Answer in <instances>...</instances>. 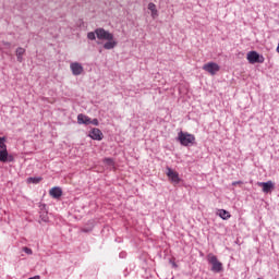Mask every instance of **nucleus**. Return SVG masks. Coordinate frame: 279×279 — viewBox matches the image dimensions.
I'll use <instances>...</instances> for the list:
<instances>
[{"mask_svg":"<svg viewBox=\"0 0 279 279\" xmlns=\"http://www.w3.org/2000/svg\"><path fill=\"white\" fill-rule=\"evenodd\" d=\"M95 34L98 40H107V43L104 44V49L110 50L117 47L118 43L114 41V35L112 33L99 27L95 29Z\"/></svg>","mask_w":279,"mask_h":279,"instance_id":"f257e3e1","label":"nucleus"},{"mask_svg":"<svg viewBox=\"0 0 279 279\" xmlns=\"http://www.w3.org/2000/svg\"><path fill=\"white\" fill-rule=\"evenodd\" d=\"M166 175L169 178L172 184H180V182L182 181V179H180V173L171 168H167Z\"/></svg>","mask_w":279,"mask_h":279,"instance_id":"423d86ee","label":"nucleus"},{"mask_svg":"<svg viewBox=\"0 0 279 279\" xmlns=\"http://www.w3.org/2000/svg\"><path fill=\"white\" fill-rule=\"evenodd\" d=\"M246 59L248 60L250 64H263L265 62V57L258 53L256 50L248 51Z\"/></svg>","mask_w":279,"mask_h":279,"instance_id":"20e7f679","label":"nucleus"},{"mask_svg":"<svg viewBox=\"0 0 279 279\" xmlns=\"http://www.w3.org/2000/svg\"><path fill=\"white\" fill-rule=\"evenodd\" d=\"M217 215L218 217H220V219H222L223 221H228V219H230V217H232V215H230V211L226 210V209H218L217 210Z\"/></svg>","mask_w":279,"mask_h":279,"instance_id":"ddd939ff","label":"nucleus"},{"mask_svg":"<svg viewBox=\"0 0 279 279\" xmlns=\"http://www.w3.org/2000/svg\"><path fill=\"white\" fill-rule=\"evenodd\" d=\"M148 10H150L151 16H154L155 14H158V10L156 9V4L154 2L148 3Z\"/></svg>","mask_w":279,"mask_h":279,"instance_id":"dca6fc26","label":"nucleus"},{"mask_svg":"<svg viewBox=\"0 0 279 279\" xmlns=\"http://www.w3.org/2000/svg\"><path fill=\"white\" fill-rule=\"evenodd\" d=\"M0 141H8V137L2 136V137H0Z\"/></svg>","mask_w":279,"mask_h":279,"instance_id":"393cba45","label":"nucleus"},{"mask_svg":"<svg viewBox=\"0 0 279 279\" xmlns=\"http://www.w3.org/2000/svg\"><path fill=\"white\" fill-rule=\"evenodd\" d=\"M78 125H90V118L84 113L77 116Z\"/></svg>","mask_w":279,"mask_h":279,"instance_id":"f8f14e48","label":"nucleus"},{"mask_svg":"<svg viewBox=\"0 0 279 279\" xmlns=\"http://www.w3.org/2000/svg\"><path fill=\"white\" fill-rule=\"evenodd\" d=\"M257 184L258 186H262L263 193H271L275 189L274 181L259 182Z\"/></svg>","mask_w":279,"mask_h":279,"instance_id":"1a4fd4ad","label":"nucleus"},{"mask_svg":"<svg viewBox=\"0 0 279 279\" xmlns=\"http://www.w3.org/2000/svg\"><path fill=\"white\" fill-rule=\"evenodd\" d=\"M87 38L88 40H97V33L95 31L87 33Z\"/></svg>","mask_w":279,"mask_h":279,"instance_id":"a211bd4d","label":"nucleus"},{"mask_svg":"<svg viewBox=\"0 0 279 279\" xmlns=\"http://www.w3.org/2000/svg\"><path fill=\"white\" fill-rule=\"evenodd\" d=\"M88 136L93 141H101L104 138V133L99 129H93L92 131H89Z\"/></svg>","mask_w":279,"mask_h":279,"instance_id":"9d476101","label":"nucleus"},{"mask_svg":"<svg viewBox=\"0 0 279 279\" xmlns=\"http://www.w3.org/2000/svg\"><path fill=\"white\" fill-rule=\"evenodd\" d=\"M97 43V45H101V41H96Z\"/></svg>","mask_w":279,"mask_h":279,"instance_id":"a878e982","label":"nucleus"},{"mask_svg":"<svg viewBox=\"0 0 279 279\" xmlns=\"http://www.w3.org/2000/svg\"><path fill=\"white\" fill-rule=\"evenodd\" d=\"M15 56H16L17 62H23V56H25V48L23 47L16 48Z\"/></svg>","mask_w":279,"mask_h":279,"instance_id":"4468645a","label":"nucleus"},{"mask_svg":"<svg viewBox=\"0 0 279 279\" xmlns=\"http://www.w3.org/2000/svg\"><path fill=\"white\" fill-rule=\"evenodd\" d=\"M0 162H14V155L8 153V146L3 141H0Z\"/></svg>","mask_w":279,"mask_h":279,"instance_id":"7ed1b4c3","label":"nucleus"},{"mask_svg":"<svg viewBox=\"0 0 279 279\" xmlns=\"http://www.w3.org/2000/svg\"><path fill=\"white\" fill-rule=\"evenodd\" d=\"M23 252H25V254H28V255L33 254L32 248H29V247H24Z\"/></svg>","mask_w":279,"mask_h":279,"instance_id":"412c9836","label":"nucleus"},{"mask_svg":"<svg viewBox=\"0 0 279 279\" xmlns=\"http://www.w3.org/2000/svg\"><path fill=\"white\" fill-rule=\"evenodd\" d=\"M2 45L4 47H8V49H10V47H12V44L10 41H5V40L2 41Z\"/></svg>","mask_w":279,"mask_h":279,"instance_id":"4be33fe9","label":"nucleus"},{"mask_svg":"<svg viewBox=\"0 0 279 279\" xmlns=\"http://www.w3.org/2000/svg\"><path fill=\"white\" fill-rule=\"evenodd\" d=\"M90 125H99V120L97 119V118H95V119H90Z\"/></svg>","mask_w":279,"mask_h":279,"instance_id":"aec40b11","label":"nucleus"},{"mask_svg":"<svg viewBox=\"0 0 279 279\" xmlns=\"http://www.w3.org/2000/svg\"><path fill=\"white\" fill-rule=\"evenodd\" d=\"M203 71H206L210 75H217V73H219V71H221V66H219V64H217L215 62H208L203 65Z\"/></svg>","mask_w":279,"mask_h":279,"instance_id":"39448f33","label":"nucleus"},{"mask_svg":"<svg viewBox=\"0 0 279 279\" xmlns=\"http://www.w3.org/2000/svg\"><path fill=\"white\" fill-rule=\"evenodd\" d=\"M170 265H172V267H173L174 269H178V264H177L175 262H171V260H170Z\"/></svg>","mask_w":279,"mask_h":279,"instance_id":"5701e85b","label":"nucleus"},{"mask_svg":"<svg viewBox=\"0 0 279 279\" xmlns=\"http://www.w3.org/2000/svg\"><path fill=\"white\" fill-rule=\"evenodd\" d=\"M236 184H243V182L242 181H235V182L232 183V186H236Z\"/></svg>","mask_w":279,"mask_h":279,"instance_id":"b1692460","label":"nucleus"},{"mask_svg":"<svg viewBox=\"0 0 279 279\" xmlns=\"http://www.w3.org/2000/svg\"><path fill=\"white\" fill-rule=\"evenodd\" d=\"M183 147H191L193 145V141H181L180 142Z\"/></svg>","mask_w":279,"mask_h":279,"instance_id":"6ab92c4d","label":"nucleus"},{"mask_svg":"<svg viewBox=\"0 0 279 279\" xmlns=\"http://www.w3.org/2000/svg\"><path fill=\"white\" fill-rule=\"evenodd\" d=\"M102 162H105V165H107L108 167H114V159L113 158H105L102 160Z\"/></svg>","mask_w":279,"mask_h":279,"instance_id":"f3484780","label":"nucleus"},{"mask_svg":"<svg viewBox=\"0 0 279 279\" xmlns=\"http://www.w3.org/2000/svg\"><path fill=\"white\" fill-rule=\"evenodd\" d=\"M207 260L209 265H211V271H214V274H221V271H223V264L219 262L217 255L213 253L208 254Z\"/></svg>","mask_w":279,"mask_h":279,"instance_id":"f03ea898","label":"nucleus"},{"mask_svg":"<svg viewBox=\"0 0 279 279\" xmlns=\"http://www.w3.org/2000/svg\"><path fill=\"white\" fill-rule=\"evenodd\" d=\"M49 195L53 199H60V197H62V187L54 186V187L50 189L49 190Z\"/></svg>","mask_w":279,"mask_h":279,"instance_id":"9b49d317","label":"nucleus"},{"mask_svg":"<svg viewBox=\"0 0 279 279\" xmlns=\"http://www.w3.org/2000/svg\"><path fill=\"white\" fill-rule=\"evenodd\" d=\"M70 69L72 71V74L75 75V76L82 75V73H84V66L80 62L71 63Z\"/></svg>","mask_w":279,"mask_h":279,"instance_id":"0eeeda50","label":"nucleus"},{"mask_svg":"<svg viewBox=\"0 0 279 279\" xmlns=\"http://www.w3.org/2000/svg\"><path fill=\"white\" fill-rule=\"evenodd\" d=\"M41 181V177H31L27 179V184H39Z\"/></svg>","mask_w":279,"mask_h":279,"instance_id":"2eb2a0df","label":"nucleus"},{"mask_svg":"<svg viewBox=\"0 0 279 279\" xmlns=\"http://www.w3.org/2000/svg\"><path fill=\"white\" fill-rule=\"evenodd\" d=\"M175 141H195V135L189 132L180 131Z\"/></svg>","mask_w":279,"mask_h":279,"instance_id":"6e6552de","label":"nucleus"}]
</instances>
